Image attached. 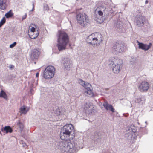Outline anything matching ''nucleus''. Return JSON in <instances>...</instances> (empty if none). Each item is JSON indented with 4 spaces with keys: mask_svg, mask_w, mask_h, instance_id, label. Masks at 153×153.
I'll return each mask as SVG.
<instances>
[{
    "mask_svg": "<svg viewBox=\"0 0 153 153\" xmlns=\"http://www.w3.org/2000/svg\"><path fill=\"white\" fill-rule=\"evenodd\" d=\"M114 66H113L112 71L115 74H118L120 71L122 67V62L119 59H114L113 61Z\"/></svg>",
    "mask_w": 153,
    "mask_h": 153,
    "instance_id": "7",
    "label": "nucleus"
},
{
    "mask_svg": "<svg viewBox=\"0 0 153 153\" xmlns=\"http://www.w3.org/2000/svg\"><path fill=\"white\" fill-rule=\"evenodd\" d=\"M14 14L12 10H10L9 11L6 13L5 16L7 18H11L13 16Z\"/></svg>",
    "mask_w": 153,
    "mask_h": 153,
    "instance_id": "21",
    "label": "nucleus"
},
{
    "mask_svg": "<svg viewBox=\"0 0 153 153\" xmlns=\"http://www.w3.org/2000/svg\"><path fill=\"white\" fill-rule=\"evenodd\" d=\"M9 67L10 69H12L14 67V66L12 65H11L9 66Z\"/></svg>",
    "mask_w": 153,
    "mask_h": 153,
    "instance_id": "29",
    "label": "nucleus"
},
{
    "mask_svg": "<svg viewBox=\"0 0 153 153\" xmlns=\"http://www.w3.org/2000/svg\"><path fill=\"white\" fill-rule=\"evenodd\" d=\"M1 131L5 133H11L13 131V130L12 128L9 126H5L3 128L1 129Z\"/></svg>",
    "mask_w": 153,
    "mask_h": 153,
    "instance_id": "15",
    "label": "nucleus"
},
{
    "mask_svg": "<svg viewBox=\"0 0 153 153\" xmlns=\"http://www.w3.org/2000/svg\"><path fill=\"white\" fill-rule=\"evenodd\" d=\"M87 87H86L85 92L88 95L89 97H92L94 96V93L92 91V90L90 88L91 87V85L89 83L87 84Z\"/></svg>",
    "mask_w": 153,
    "mask_h": 153,
    "instance_id": "14",
    "label": "nucleus"
},
{
    "mask_svg": "<svg viewBox=\"0 0 153 153\" xmlns=\"http://www.w3.org/2000/svg\"><path fill=\"white\" fill-rule=\"evenodd\" d=\"M41 52L39 48H34L32 51V56L35 59H37L41 55Z\"/></svg>",
    "mask_w": 153,
    "mask_h": 153,
    "instance_id": "10",
    "label": "nucleus"
},
{
    "mask_svg": "<svg viewBox=\"0 0 153 153\" xmlns=\"http://www.w3.org/2000/svg\"><path fill=\"white\" fill-rule=\"evenodd\" d=\"M65 112V110L63 107H59L57 109L56 114L58 115H60L64 113Z\"/></svg>",
    "mask_w": 153,
    "mask_h": 153,
    "instance_id": "18",
    "label": "nucleus"
},
{
    "mask_svg": "<svg viewBox=\"0 0 153 153\" xmlns=\"http://www.w3.org/2000/svg\"><path fill=\"white\" fill-rule=\"evenodd\" d=\"M149 83L145 81H142L138 86V89L141 92H145L149 88Z\"/></svg>",
    "mask_w": 153,
    "mask_h": 153,
    "instance_id": "9",
    "label": "nucleus"
},
{
    "mask_svg": "<svg viewBox=\"0 0 153 153\" xmlns=\"http://www.w3.org/2000/svg\"><path fill=\"white\" fill-rule=\"evenodd\" d=\"M139 19L140 20H138V21H139V22L140 24H144V21L145 20V17L142 16H140L139 17Z\"/></svg>",
    "mask_w": 153,
    "mask_h": 153,
    "instance_id": "25",
    "label": "nucleus"
},
{
    "mask_svg": "<svg viewBox=\"0 0 153 153\" xmlns=\"http://www.w3.org/2000/svg\"><path fill=\"white\" fill-rule=\"evenodd\" d=\"M0 97H2L6 100H7V97L5 92L3 90H1L0 93Z\"/></svg>",
    "mask_w": 153,
    "mask_h": 153,
    "instance_id": "22",
    "label": "nucleus"
},
{
    "mask_svg": "<svg viewBox=\"0 0 153 153\" xmlns=\"http://www.w3.org/2000/svg\"><path fill=\"white\" fill-rule=\"evenodd\" d=\"M55 69L53 66H48V79L52 78L54 76Z\"/></svg>",
    "mask_w": 153,
    "mask_h": 153,
    "instance_id": "13",
    "label": "nucleus"
},
{
    "mask_svg": "<svg viewBox=\"0 0 153 153\" xmlns=\"http://www.w3.org/2000/svg\"><path fill=\"white\" fill-rule=\"evenodd\" d=\"M36 26L33 24H31L29 26L28 33L30 32H34L36 31Z\"/></svg>",
    "mask_w": 153,
    "mask_h": 153,
    "instance_id": "20",
    "label": "nucleus"
},
{
    "mask_svg": "<svg viewBox=\"0 0 153 153\" xmlns=\"http://www.w3.org/2000/svg\"><path fill=\"white\" fill-rule=\"evenodd\" d=\"M80 84L84 87L85 88L86 87H87V86L86 85L87 84H88V83H85V82L82 80H80L79 82Z\"/></svg>",
    "mask_w": 153,
    "mask_h": 153,
    "instance_id": "27",
    "label": "nucleus"
},
{
    "mask_svg": "<svg viewBox=\"0 0 153 153\" xmlns=\"http://www.w3.org/2000/svg\"><path fill=\"white\" fill-rule=\"evenodd\" d=\"M0 134H1V135H2V134L1 133V131H0Z\"/></svg>",
    "mask_w": 153,
    "mask_h": 153,
    "instance_id": "33",
    "label": "nucleus"
},
{
    "mask_svg": "<svg viewBox=\"0 0 153 153\" xmlns=\"http://www.w3.org/2000/svg\"><path fill=\"white\" fill-rule=\"evenodd\" d=\"M76 18L78 23L81 26H84L89 23L88 17L85 13H79L77 15Z\"/></svg>",
    "mask_w": 153,
    "mask_h": 153,
    "instance_id": "4",
    "label": "nucleus"
},
{
    "mask_svg": "<svg viewBox=\"0 0 153 153\" xmlns=\"http://www.w3.org/2000/svg\"><path fill=\"white\" fill-rule=\"evenodd\" d=\"M16 44V42H13V44H11L10 46V48H12L15 46Z\"/></svg>",
    "mask_w": 153,
    "mask_h": 153,
    "instance_id": "28",
    "label": "nucleus"
},
{
    "mask_svg": "<svg viewBox=\"0 0 153 153\" xmlns=\"http://www.w3.org/2000/svg\"><path fill=\"white\" fill-rule=\"evenodd\" d=\"M6 22V19L4 17L0 21V27H1Z\"/></svg>",
    "mask_w": 153,
    "mask_h": 153,
    "instance_id": "26",
    "label": "nucleus"
},
{
    "mask_svg": "<svg viewBox=\"0 0 153 153\" xmlns=\"http://www.w3.org/2000/svg\"><path fill=\"white\" fill-rule=\"evenodd\" d=\"M44 9H45V7H44Z\"/></svg>",
    "mask_w": 153,
    "mask_h": 153,
    "instance_id": "34",
    "label": "nucleus"
},
{
    "mask_svg": "<svg viewBox=\"0 0 153 153\" xmlns=\"http://www.w3.org/2000/svg\"><path fill=\"white\" fill-rule=\"evenodd\" d=\"M48 67H47L45 69L43 73L44 77L45 79H47L48 78V69H47Z\"/></svg>",
    "mask_w": 153,
    "mask_h": 153,
    "instance_id": "24",
    "label": "nucleus"
},
{
    "mask_svg": "<svg viewBox=\"0 0 153 153\" xmlns=\"http://www.w3.org/2000/svg\"><path fill=\"white\" fill-rule=\"evenodd\" d=\"M64 64L65 67L67 69H68L69 68L72 66V64L70 63V61L68 60L67 62L65 63Z\"/></svg>",
    "mask_w": 153,
    "mask_h": 153,
    "instance_id": "23",
    "label": "nucleus"
},
{
    "mask_svg": "<svg viewBox=\"0 0 153 153\" xmlns=\"http://www.w3.org/2000/svg\"><path fill=\"white\" fill-rule=\"evenodd\" d=\"M148 3V1L147 0H146V1H145V3L146 4H147Z\"/></svg>",
    "mask_w": 153,
    "mask_h": 153,
    "instance_id": "32",
    "label": "nucleus"
},
{
    "mask_svg": "<svg viewBox=\"0 0 153 153\" xmlns=\"http://www.w3.org/2000/svg\"><path fill=\"white\" fill-rule=\"evenodd\" d=\"M39 73H38V72L37 73H36V77L38 78V76H39Z\"/></svg>",
    "mask_w": 153,
    "mask_h": 153,
    "instance_id": "30",
    "label": "nucleus"
},
{
    "mask_svg": "<svg viewBox=\"0 0 153 153\" xmlns=\"http://www.w3.org/2000/svg\"><path fill=\"white\" fill-rule=\"evenodd\" d=\"M74 129L72 125L69 124L64 126L60 133V137L63 140L71 141L75 137V135L71 134L72 131Z\"/></svg>",
    "mask_w": 153,
    "mask_h": 153,
    "instance_id": "2",
    "label": "nucleus"
},
{
    "mask_svg": "<svg viewBox=\"0 0 153 153\" xmlns=\"http://www.w3.org/2000/svg\"><path fill=\"white\" fill-rule=\"evenodd\" d=\"M29 110V108L25 105L21 107L20 108V111L21 114H26Z\"/></svg>",
    "mask_w": 153,
    "mask_h": 153,
    "instance_id": "17",
    "label": "nucleus"
},
{
    "mask_svg": "<svg viewBox=\"0 0 153 153\" xmlns=\"http://www.w3.org/2000/svg\"><path fill=\"white\" fill-rule=\"evenodd\" d=\"M102 36L100 33H95L90 35L87 38V41L88 43L98 45L102 41Z\"/></svg>",
    "mask_w": 153,
    "mask_h": 153,
    "instance_id": "3",
    "label": "nucleus"
},
{
    "mask_svg": "<svg viewBox=\"0 0 153 153\" xmlns=\"http://www.w3.org/2000/svg\"><path fill=\"white\" fill-rule=\"evenodd\" d=\"M103 105L107 110H110L112 112H114V109L111 105L108 104H104Z\"/></svg>",
    "mask_w": 153,
    "mask_h": 153,
    "instance_id": "19",
    "label": "nucleus"
},
{
    "mask_svg": "<svg viewBox=\"0 0 153 153\" xmlns=\"http://www.w3.org/2000/svg\"><path fill=\"white\" fill-rule=\"evenodd\" d=\"M9 0H0V9L5 10L7 8Z\"/></svg>",
    "mask_w": 153,
    "mask_h": 153,
    "instance_id": "11",
    "label": "nucleus"
},
{
    "mask_svg": "<svg viewBox=\"0 0 153 153\" xmlns=\"http://www.w3.org/2000/svg\"><path fill=\"white\" fill-rule=\"evenodd\" d=\"M152 45V44L151 43H149L148 45L139 42L138 43L139 48L145 51L148 50L150 48Z\"/></svg>",
    "mask_w": 153,
    "mask_h": 153,
    "instance_id": "12",
    "label": "nucleus"
},
{
    "mask_svg": "<svg viewBox=\"0 0 153 153\" xmlns=\"http://www.w3.org/2000/svg\"><path fill=\"white\" fill-rule=\"evenodd\" d=\"M57 46L59 51L66 49L69 43V38L68 34L63 31H59L57 35Z\"/></svg>",
    "mask_w": 153,
    "mask_h": 153,
    "instance_id": "1",
    "label": "nucleus"
},
{
    "mask_svg": "<svg viewBox=\"0 0 153 153\" xmlns=\"http://www.w3.org/2000/svg\"><path fill=\"white\" fill-rule=\"evenodd\" d=\"M125 46L123 44L121 43L116 42L113 44L112 51L114 54H118L124 51Z\"/></svg>",
    "mask_w": 153,
    "mask_h": 153,
    "instance_id": "6",
    "label": "nucleus"
},
{
    "mask_svg": "<svg viewBox=\"0 0 153 153\" xmlns=\"http://www.w3.org/2000/svg\"><path fill=\"white\" fill-rule=\"evenodd\" d=\"M28 35L29 37L31 39H35L39 36V33L37 31L34 32H30L28 33Z\"/></svg>",
    "mask_w": 153,
    "mask_h": 153,
    "instance_id": "16",
    "label": "nucleus"
},
{
    "mask_svg": "<svg viewBox=\"0 0 153 153\" xmlns=\"http://www.w3.org/2000/svg\"><path fill=\"white\" fill-rule=\"evenodd\" d=\"M100 7H97L95 10V12H97V14L96 15L95 19L98 22H103V13L100 10Z\"/></svg>",
    "mask_w": 153,
    "mask_h": 153,
    "instance_id": "8",
    "label": "nucleus"
},
{
    "mask_svg": "<svg viewBox=\"0 0 153 153\" xmlns=\"http://www.w3.org/2000/svg\"><path fill=\"white\" fill-rule=\"evenodd\" d=\"M34 5L33 4V9L32 10V11H33L34 10Z\"/></svg>",
    "mask_w": 153,
    "mask_h": 153,
    "instance_id": "31",
    "label": "nucleus"
},
{
    "mask_svg": "<svg viewBox=\"0 0 153 153\" xmlns=\"http://www.w3.org/2000/svg\"><path fill=\"white\" fill-rule=\"evenodd\" d=\"M77 147L75 143H68L67 146H64L62 148L61 151L64 153H74L77 151Z\"/></svg>",
    "mask_w": 153,
    "mask_h": 153,
    "instance_id": "5",
    "label": "nucleus"
}]
</instances>
